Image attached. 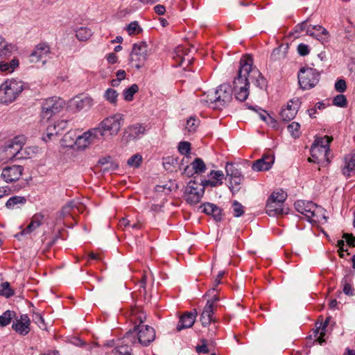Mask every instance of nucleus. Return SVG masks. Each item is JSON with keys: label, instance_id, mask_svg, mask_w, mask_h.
<instances>
[{"label": "nucleus", "instance_id": "1", "mask_svg": "<svg viewBox=\"0 0 355 355\" xmlns=\"http://www.w3.org/2000/svg\"><path fill=\"white\" fill-rule=\"evenodd\" d=\"M239 69L236 77L234 78L233 81L232 92H234V96L236 100L240 102L245 101L249 96V88H250V79L246 74H248L250 69V64L248 63H241V60L239 62Z\"/></svg>", "mask_w": 355, "mask_h": 355}, {"label": "nucleus", "instance_id": "2", "mask_svg": "<svg viewBox=\"0 0 355 355\" xmlns=\"http://www.w3.org/2000/svg\"><path fill=\"white\" fill-rule=\"evenodd\" d=\"M123 121V116L120 114L110 116L102 121L98 127L94 128L96 130L94 132H97L100 139L103 141L107 137L116 135L119 133Z\"/></svg>", "mask_w": 355, "mask_h": 355}, {"label": "nucleus", "instance_id": "3", "mask_svg": "<svg viewBox=\"0 0 355 355\" xmlns=\"http://www.w3.org/2000/svg\"><path fill=\"white\" fill-rule=\"evenodd\" d=\"M24 89V83L15 79L7 80L0 86V102L8 104L14 101Z\"/></svg>", "mask_w": 355, "mask_h": 355}, {"label": "nucleus", "instance_id": "4", "mask_svg": "<svg viewBox=\"0 0 355 355\" xmlns=\"http://www.w3.org/2000/svg\"><path fill=\"white\" fill-rule=\"evenodd\" d=\"M298 83L302 89H310L316 86L320 78V73L313 67H303L298 72Z\"/></svg>", "mask_w": 355, "mask_h": 355}, {"label": "nucleus", "instance_id": "5", "mask_svg": "<svg viewBox=\"0 0 355 355\" xmlns=\"http://www.w3.org/2000/svg\"><path fill=\"white\" fill-rule=\"evenodd\" d=\"M297 211L304 215L309 222H317L320 220V214L322 211L320 207L311 201L297 200L294 204Z\"/></svg>", "mask_w": 355, "mask_h": 355}, {"label": "nucleus", "instance_id": "6", "mask_svg": "<svg viewBox=\"0 0 355 355\" xmlns=\"http://www.w3.org/2000/svg\"><path fill=\"white\" fill-rule=\"evenodd\" d=\"M64 106V101L57 96L51 97L43 101L42 103L41 117L50 119L53 115L61 112Z\"/></svg>", "mask_w": 355, "mask_h": 355}, {"label": "nucleus", "instance_id": "7", "mask_svg": "<svg viewBox=\"0 0 355 355\" xmlns=\"http://www.w3.org/2000/svg\"><path fill=\"white\" fill-rule=\"evenodd\" d=\"M204 193V187L196 180V178H194L189 182L184 196L187 202L196 205L200 202Z\"/></svg>", "mask_w": 355, "mask_h": 355}, {"label": "nucleus", "instance_id": "8", "mask_svg": "<svg viewBox=\"0 0 355 355\" xmlns=\"http://www.w3.org/2000/svg\"><path fill=\"white\" fill-rule=\"evenodd\" d=\"M241 60V63L246 64L248 63L250 64V69H248V71H250L248 74H246L250 79V83L254 84L260 89L266 88L267 87V80L256 67H252V58L250 55H246L243 56Z\"/></svg>", "mask_w": 355, "mask_h": 355}, {"label": "nucleus", "instance_id": "9", "mask_svg": "<svg viewBox=\"0 0 355 355\" xmlns=\"http://www.w3.org/2000/svg\"><path fill=\"white\" fill-rule=\"evenodd\" d=\"M148 46L145 42L133 44L130 60L137 69L142 67L147 59Z\"/></svg>", "mask_w": 355, "mask_h": 355}, {"label": "nucleus", "instance_id": "10", "mask_svg": "<svg viewBox=\"0 0 355 355\" xmlns=\"http://www.w3.org/2000/svg\"><path fill=\"white\" fill-rule=\"evenodd\" d=\"M232 99V88L229 84L219 85L210 100L215 101L217 107L227 106Z\"/></svg>", "mask_w": 355, "mask_h": 355}, {"label": "nucleus", "instance_id": "11", "mask_svg": "<svg viewBox=\"0 0 355 355\" xmlns=\"http://www.w3.org/2000/svg\"><path fill=\"white\" fill-rule=\"evenodd\" d=\"M94 130H96L95 128H92L84 132L82 135L78 136L76 140L73 139L71 142L67 144V146L72 148L76 145L78 149H85L90 144L101 141L99 136L97 135V132Z\"/></svg>", "mask_w": 355, "mask_h": 355}, {"label": "nucleus", "instance_id": "12", "mask_svg": "<svg viewBox=\"0 0 355 355\" xmlns=\"http://www.w3.org/2000/svg\"><path fill=\"white\" fill-rule=\"evenodd\" d=\"M24 142L25 138L24 137L17 136L5 146L4 151L7 155L10 156L11 159H21V157L25 156L22 151Z\"/></svg>", "mask_w": 355, "mask_h": 355}, {"label": "nucleus", "instance_id": "13", "mask_svg": "<svg viewBox=\"0 0 355 355\" xmlns=\"http://www.w3.org/2000/svg\"><path fill=\"white\" fill-rule=\"evenodd\" d=\"M332 138L327 135L323 137H316L311 148V156H315L316 151L322 150V153H324V159L327 163H329L330 160L328 154L329 152V144Z\"/></svg>", "mask_w": 355, "mask_h": 355}, {"label": "nucleus", "instance_id": "14", "mask_svg": "<svg viewBox=\"0 0 355 355\" xmlns=\"http://www.w3.org/2000/svg\"><path fill=\"white\" fill-rule=\"evenodd\" d=\"M134 331H137L139 342L147 346L155 338V329L148 325H137L134 327Z\"/></svg>", "mask_w": 355, "mask_h": 355}, {"label": "nucleus", "instance_id": "15", "mask_svg": "<svg viewBox=\"0 0 355 355\" xmlns=\"http://www.w3.org/2000/svg\"><path fill=\"white\" fill-rule=\"evenodd\" d=\"M51 53L50 47L45 43H40L37 44L35 50L30 55L31 62H40L44 64L48 58H50L49 54Z\"/></svg>", "mask_w": 355, "mask_h": 355}, {"label": "nucleus", "instance_id": "16", "mask_svg": "<svg viewBox=\"0 0 355 355\" xmlns=\"http://www.w3.org/2000/svg\"><path fill=\"white\" fill-rule=\"evenodd\" d=\"M24 168L20 165L6 166L1 173L2 179L6 182L17 181L22 175Z\"/></svg>", "mask_w": 355, "mask_h": 355}, {"label": "nucleus", "instance_id": "17", "mask_svg": "<svg viewBox=\"0 0 355 355\" xmlns=\"http://www.w3.org/2000/svg\"><path fill=\"white\" fill-rule=\"evenodd\" d=\"M300 101L299 98L291 99L287 104L286 108L281 110L280 116L284 121L288 122L293 119L297 113Z\"/></svg>", "mask_w": 355, "mask_h": 355}, {"label": "nucleus", "instance_id": "18", "mask_svg": "<svg viewBox=\"0 0 355 355\" xmlns=\"http://www.w3.org/2000/svg\"><path fill=\"white\" fill-rule=\"evenodd\" d=\"M306 34L315 37L322 44L327 42L329 37L327 30L320 25H309L306 28Z\"/></svg>", "mask_w": 355, "mask_h": 355}, {"label": "nucleus", "instance_id": "19", "mask_svg": "<svg viewBox=\"0 0 355 355\" xmlns=\"http://www.w3.org/2000/svg\"><path fill=\"white\" fill-rule=\"evenodd\" d=\"M31 320L26 314L21 315L19 319H16L13 322L12 328L18 334L26 336L30 331Z\"/></svg>", "mask_w": 355, "mask_h": 355}, {"label": "nucleus", "instance_id": "20", "mask_svg": "<svg viewBox=\"0 0 355 355\" xmlns=\"http://www.w3.org/2000/svg\"><path fill=\"white\" fill-rule=\"evenodd\" d=\"M198 312L196 309H193L191 312H186L182 316H180L179 322L177 324L176 330L180 331L184 329L191 327L197 317Z\"/></svg>", "mask_w": 355, "mask_h": 355}, {"label": "nucleus", "instance_id": "21", "mask_svg": "<svg viewBox=\"0 0 355 355\" xmlns=\"http://www.w3.org/2000/svg\"><path fill=\"white\" fill-rule=\"evenodd\" d=\"M275 157L272 155L264 154L261 159L255 161L252 166V168L255 171H268L273 164Z\"/></svg>", "mask_w": 355, "mask_h": 355}, {"label": "nucleus", "instance_id": "22", "mask_svg": "<svg viewBox=\"0 0 355 355\" xmlns=\"http://www.w3.org/2000/svg\"><path fill=\"white\" fill-rule=\"evenodd\" d=\"M202 211L208 215H211L216 222H220L223 219V209L215 204L206 202L200 207Z\"/></svg>", "mask_w": 355, "mask_h": 355}, {"label": "nucleus", "instance_id": "23", "mask_svg": "<svg viewBox=\"0 0 355 355\" xmlns=\"http://www.w3.org/2000/svg\"><path fill=\"white\" fill-rule=\"evenodd\" d=\"M43 219L44 216L42 214L38 213L35 214L32 217L31 220L26 228L21 231L19 233L16 234L15 236L19 239L20 236L32 232L42 225Z\"/></svg>", "mask_w": 355, "mask_h": 355}, {"label": "nucleus", "instance_id": "24", "mask_svg": "<svg viewBox=\"0 0 355 355\" xmlns=\"http://www.w3.org/2000/svg\"><path fill=\"white\" fill-rule=\"evenodd\" d=\"M342 173L347 178L355 175V154L345 157L344 165L342 166Z\"/></svg>", "mask_w": 355, "mask_h": 355}, {"label": "nucleus", "instance_id": "25", "mask_svg": "<svg viewBox=\"0 0 355 355\" xmlns=\"http://www.w3.org/2000/svg\"><path fill=\"white\" fill-rule=\"evenodd\" d=\"M266 213L270 216H276L287 212L284 211L283 205L268 198L266 204Z\"/></svg>", "mask_w": 355, "mask_h": 355}, {"label": "nucleus", "instance_id": "26", "mask_svg": "<svg viewBox=\"0 0 355 355\" xmlns=\"http://www.w3.org/2000/svg\"><path fill=\"white\" fill-rule=\"evenodd\" d=\"M211 303V302H207L200 315V322L203 327H207L211 321H214L212 318L214 310V308H212Z\"/></svg>", "mask_w": 355, "mask_h": 355}, {"label": "nucleus", "instance_id": "27", "mask_svg": "<svg viewBox=\"0 0 355 355\" xmlns=\"http://www.w3.org/2000/svg\"><path fill=\"white\" fill-rule=\"evenodd\" d=\"M288 49V44H281L277 48L275 49L271 55L270 58L273 61L284 60L286 58Z\"/></svg>", "mask_w": 355, "mask_h": 355}, {"label": "nucleus", "instance_id": "28", "mask_svg": "<svg viewBox=\"0 0 355 355\" xmlns=\"http://www.w3.org/2000/svg\"><path fill=\"white\" fill-rule=\"evenodd\" d=\"M19 65V60L17 58H14L10 62L5 61L0 62V71L12 73Z\"/></svg>", "mask_w": 355, "mask_h": 355}, {"label": "nucleus", "instance_id": "29", "mask_svg": "<svg viewBox=\"0 0 355 355\" xmlns=\"http://www.w3.org/2000/svg\"><path fill=\"white\" fill-rule=\"evenodd\" d=\"M93 100L90 97H76L73 99V105L78 110L89 108L92 105Z\"/></svg>", "mask_w": 355, "mask_h": 355}, {"label": "nucleus", "instance_id": "30", "mask_svg": "<svg viewBox=\"0 0 355 355\" xmlns=\"http://www.w3.org/2000/svg\"><path fill=\"white\" fill-rule=\"evenodd\" d=\"M191 166L195 174H201L206 171L207 166L204 161L200 158H196L191 163Z\"/></svg>", "mask_w": 355, "mask_h": 355}, {"label": "nucleus", "instance_id": "31", "mask_svg": "<svg viewBox=\"0 0 355 355\" xmlns=\"http://www.w3.org/2000/svg\"><path fill=\"white\" fill-rule=\"evenodd\" d=\"M26 202V199L23 196H12L6 202V207L9 209H14L17 205H24Z\"/></svg>", "mask_w": 355, "mask_h": 355}, {"label": "nucleus", "instance_id": "32", "mask_svg": "<svg viewBox=\"0 0 355 355\" xmlns=\"http://www.w3.org/2000/svg\"><path fill=\"white\" fill-rule=\"evenodd\" d=\"M130 130V136L136 139L139 137L141 135H143L145 134L146 128L141 124L137 123L134 124L129 127Z\"/></svg>", "mask_w": 355, "mask_h": 355}, {"label": "nucleus", "instance_id": "33", "mask_svg": "<svg viewBox=\"0 0 355 355\" xmlns=\"http://www.w3.org/2000/svg\"><path fill=\"white\" fill-rule=\"evenodd\" d=\"M92 35V31L87 27H80L76 31V36L80 41L87 40Z\"/></svg>", "mask_w": 355, "mask_h": 355}, {"label": "nucleus", "instance_id": "34", "mask_svg": "<svg viewBox=\"0 0 355 355\" xmlns=\"http://www.w3.org/2000/svg\"><path fill=\"white\" fill-rule=\"evenodd\" d=\"M139 91V87L137 84H133L128 88L123 90V98L126 101H131L133 99L134 95Z\"/></svg>", "mask_w": 355, "mask_h": 355}, {"label": "nucleus", "instance_id": "35", "mask_svg": "<svg viewBox=\"0 0 355 355\" xmlns=\"http://www.w3.org/2000/svg\"><path fill=\"white\" fill-rule=\"evenodd\" d=\"M225 171L227 173V176L230 178V180L242 175L241 171L236 168L234 166V165L232 163L227 164L225 166Z\"/></svg>", "mask_w": 355, "mask_h": 355}, {"label": "nucleus", "instance_id": "36", "mask_svg": "<svg viewBox=\"0 0 355 355\" xmlns=\"http://www.w3.org/2000/svg\"><path fill=\"white\" fill-rule=\"evenodd\" d=\"M15 316L14 311L8 310L0 315V326L3 327L10 324L11 320Z\"/></svg>", "mask_w": 355, "mask_h": 355}, {"label": "nucleus", "instance_id": "37", "mask_svg": "<svg viewBox=\"0 0 355 355\" xmlns=\"http://www.w3.org/2000/svg\"><path fill=\"white\" fill-rule=\"evenodd\" d=\"M244 177L243 175L239 176L238 178H234L233 179L230 180V185L229 189L232 192L233 194L237 193L240 190V187H238L243 181Z\"/></svg>", "mask_w": 355, "mask_h": 355}, {"label": "nucleus", "instance_id": "38", "mask_svg": "<svg viewBox=\"0 0 355 355\" xmlns=\"http://www.w3.org/2000/svg\"><path fill=\"white\" fill-rule=\"evenodd\" d=\"M118 96L119 93L112 88L107 89L104 94V98L114 105L116 103Z\"/></svg>", "mask_w": 355, "mask_h": 355}, {"label": "nucleus", "instance_id": "39", "mask_svg": "<svg viewBox=\"0 0 355 355\" xmlns=\"http://www.w3.org/2000/svg\"><path fill=\"white\" fill-rule=\"evenodd\" d=\"M0 295L9 298L14 295V291L10 288V284L7 282L1 284Z\"/></svg>", "mask_w": 355, "mask_h": 355}, {"label": "nucleus", "instance_id": "40", "mask_svg": "<svg viewBox=\"0 0 355 355\" xmlns=\"http://www.w3.org/2000/svg\"><path fill=\"white\" fill-rule=\"evenodd\" d=\"M199 120L195 117L191 116L187 121L186 129L190 133H193L196 131L199 125Z\"/></svg>", "mask_w": 355, "mask_h": 355}, {"label": "nucleus", "instance_id": "41", "mask_svg": "<svg viewBox=\"0 0 355 355\" xmlns=\"http://www.w3.org/2000/svg\"><path fill=\"white\" fill-rule=\"evenodd\" d=\"M286 193L283 191H280L277 192H273L268 198L284 205V202L286 199Z\"/></svg>", "mask_w": 355, "mask_h": 355}, {"label": "nucleus", "instance_id": "42", "mask_svg": "<svg viewBox=\"0 0 355 355\" xmlns=\"http://www.w3.org/2000/svg\"><path fill=\"white\" fill-rule=\"evenodd\" d=\"M15 46L12 44L6 43L1 49H0V58H7L11 55L12 51Z\"/></svg>", "mask_w": 355, "mask_h": 355}, {"label": "nucleus", "instance_id": "43", "mask_svg": "<svg viewBox=\"0 0 355 355\" xmlns=\"http://www.w3.org/2000/svg\"><path fill=\"white\" fill-rule=\"evenodd\" d=\"M126 31H128V34L131 35L139 34L142 31V29L140 28L138 22L137 21H134L127 26Z\"/></svg>", "mask_w": 355, "mask_h": 355}, {"label": "nucleus", "instance_id": "44", "mask_svg": "<svg viewBox=\"0 0 355 355\" xmlns=\"http://www.w3.org/2000/svg\"><path fill=\"white\" fill-rule=\"evenodd\" d=\"M333 104L340 107H345L347 105V98L343 94H338L333 99Z\"/></svg>", "mask_w": 355, "mask_h": 355}, {"label": "nucleus", "instance_id": "45", "mask_svg": "<svg viewBox=\"0 0 355 355\" xmlns=\"http://www.w3.org/2000/svg\"><path fill=\"white\" fill-rule=\"evenodd\" d=\"M141 161V156L139 154H135L128 159L127 164L130 166L138 168L140 166Z\"/></svg>", "mask_w": 355, "mask_h": 355}, {"label": "nucleus", "instance_id": "46", "mask_svg": "<svg viewBox=\"0 0 355 355\" xmlns=\"http://www.w3.org/2000/svg\"><path fill=\"white\" fill-rule=\"evenodd\" d=\"M233 214L235 217H240L244 214V207L238 201L232 202Z\"/></svg>", "mask_w": 355, "mask_h": 355}, {"label": "nucleus", "instance_id": "47", "mask_svg": "<svg viewBox=\"0 0 355 355\" xmlns=\"http://www.w3.org/2000/svg\"><path fill=\"white\" fill-rule=\"evenodd\" d=\"M131 348L128 345H121L113 350L114 355H132Z\"/></svg>", "mask_w": 355, "mask_h": 355}, {"label": "nucleus", "instance_id": "48", "mask_svg": "<svg viewBox=\"0 0 355 355\" xmlns=\"http://www.w3.org/2000/svg\"><path fill=\"white\" fill-rule=\"evenodd\" d=\"M179 153L184 155H187L191 152V144L189 141H181L178 146Z\"/></svg>", "mask_w": 355, "mask_h": 355}, {"label": "nucleus", "instance_id": "49", "mask_svg": "<svg viewBox=\"0 0 355 355\" xmlns=\"http://www.w3.org/2000/svg\"><path fill=\"white\" fill-rule=\"evenodd\" d=\"M300 125L297 122H292L290 125H288V130L289 132L295 138L298 137L300 136Z\"/></svg>", "mask_w": 355, "mask_h": 355}, {"label": "nucleus", "instance_id": "50", "mask_svg": "<svg viewBox=\"0 0 355 355\" xmlns=\"http://www.w3.org/2000/svg\"><path fill=\"white\" fill-rule=\"evenodd\" d=\"M209 177L211 178L214 180L216 182H220V185L223 184V180L224 179V173L222 171H214L212 170L209 175Z\"/></svg>", "mask_w": 355, "mask_h": 355}, {"label": "nucleus", "instance_id": "51", "mask_svg": "<svg viewBox=\"0 0 355 355\" xmlns=\"http://www.w3.org/2000/svg\"><path fill=\"white\" fill-rule=\"evenodd\" d=\"M342 284H343V293L349 296H353L354 295V290L352 287L351 284L347 282L345 278L342 280Z\"/></svg>", "mask_w": 355, "mask_h": 355}, {"label": "nucleus", "instance_id": "52", "mask_svg": "<svg viewBox=\"0 0 355 355\" xmlns=\"http://www.w3.org/2000/svg\"><path fill=\"white\" fill-rule=\"evenodd\" d=\"M37 147L35 146L26 148L22 147V151L24 152L25 156H22L21 159L31 158L33 154L37 153Z\"/></svg>", "mask_w": 355, "mask_h": 355}, {"label": "nucleus", "instance_id": "53", "mask_svg": "<svg viewBox=\"0 0 355 355\" xmlns=\"http://www.w3.org/2000/svg\"><path fill=\"white\" fill-rule=\"evenodd\" d=\"M33 320L38 325V327L42 329H45L44 320L43 317L39 313H35L33 315Z\"/></svg>", "mask_w": 355, "mask_h": 355}, {"label": "nucleus", "instance_id": "54", "mask_svg": "<svg viewBox=\"0 0 355 355\" xmlns=\"http://www.w3.org/2000/svg\"><path fill=\"white\" fill-rule=\"evenodd\" d=\"M77 137L76 136L75 133L73 132H67L63 138H62V144L64 146H65L66 147H69L67 146V144H69L70 142H71L73 139L76 140V138Z\"/></svg>", "mask_w": 355, "mask_h": 355}, {"label": "nucleus", "instance_id": "55", "mask_svg": "<svg viewBox=\"0 0 355 355\" xmlns=\"http://www.w3.org/2000/svg\"><path fill=\"white\" fill-rule=\"evenodd\" d=\"M199 182L200 183V184L202 187H204V189L207 186H209L211 187H216L220 185V182H216V181L214 180L213 179H211V180L200 179V182Z\"/></svg>", "mask_w": 355, "mask_h": 355}, {"label": "nucleus", "instance_id": "56", "mask_svg": "<svg viewBox=\"0 0 355 355\" xmlns=\"http://www.w3.org/2000/svg\"><path fill=\"white\" fill-rule=\"evenodd\" d=\"M329 322V318H327L323 324H322V323L320 324V326H322V331L320 333V336L318 338V341L319 342L320 344H322L324 342V339L323 338V337L325 335V329H326L327 327L328 326Z\"/></svg>", "mask_w": 355, "mask_h": 355}, {"label": "nucleus", "instance_id": "57", "mask_svg": "<svg viewBox=\"0 0 355 355\" xmlns=\"http://www.w3.org/2000/svg\"><path fill=\"white\" fill-rule=\"evenodd\" d=\"M346 82L343 79L338 80L335 83V89L338 92H344L346 90Z\"/></svg>", "mask_w": 355, "mask_h": 355}, {"label": "nucleus", "instance_id": "58", "mask_svg": "<svg viewBox=\"0 0 355 355\" xmlns=\"http://www.w3.org/2000/svg\"><path fill=\"white\" fill-rule=\"evenodd\" d=\"M54 124L58 134H60L62 131L64 130L67 128L68 121L60 120Z\"/></svg>", "mask_w": 355, "mask_h": 355}, {"label": "nucleus", "instance_id": "59", "mask_svg": "<svg viewBox=\"0 0 355 355\" xmlns=\"http://www.w3.org/2000/svg\"><path fill=\"white\" fill-rule=\"evenodd\" d=\"M224 274H225L224 271H220L218 273V275H217V276H216V279L214 280V286H213L211 290L209 291V293L207 295H210V293L211 291L214 292V291L217 290L216 288H217L218 285H219L221 283L220 279L223 277Z\"/></svg>", "mask_w": 355, "mask_h": 355}, {"label": "nucleus", "instance_id": "60", "mask_svg": "<svg viewBox=\"0 0 355 355\" xmlns=\"http://www.w3.org/2000/svg\"><path fill=\"white\" fill-rule=\"evenodd\" d=\"M212 96H214V94H204L202 96V97L200 98V101L203 105H208V104H213V103L215 104V101L210 100V98Z\"/></svg>", "mask_w": 355, "mask_h": 355}, {"label": "nucleus", "instance_id": "61", "mask_svg": "<svg viewBox=\"0 0 355 355\" xmlns=\"http://www.w3.org/2000/svg\"><path fill=\"white\" fill-rule=\"evenodd\" d=\"M297 52L302 56H305L309 53V48L308 45L303 43L297 46Z\"/></svg>", "mask_w": 355, "mask_h": 355}, {"label": "nucleus", "instance_id": "62", "mask_svg": "<svg viewBox=\"0 0 355 355\" xmlns=\"http://www.w3.org/2000/svg\"><path fill=\"white\" fill-rule=\"evenodd\" d=\"M343 238L346 240L347 244L349 246L354 247L355 246V237L353 236L352 234L345 233L343 234Z\"/></svg>", "mask_w": 355, "mask_h": 355}, {"label": "nucleus", "instance_id": "63", "mask_svg": "<svg viewBox=\"0 0 355 355\" xmlns=\"http://www.w3.org/2000/svg\"><path fill=\"white\" fill-rule=\"evenodd\" d=\"M117 168H118V164H115L112 160L108 165H105V166H103V168H102L101 170L103 172H108V171H113L116 170Z\"/></svg>", "mask_w": 355, "mask_h": 355}, {"label": "nucleus", "instance_id": "64", "mask_svg": "<svg viewBox=\"0 0 355 355\" xmlns=\"http://www.w3.org/2000/svg\"><path fill=\"white\" fill-rule=\"evenodd\" d=\"M112 160V159L110 156L104 157L98 160V164L101 166L102 168H103V166H105V165H108Z\"/></svg>", "mask_w": 355, "mask_h": 355}]
</instances>
